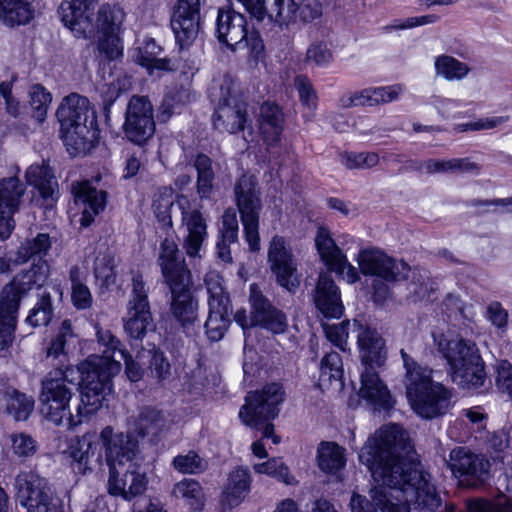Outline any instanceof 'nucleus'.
Returning <instances> with one entry per match:
<instances>
[{
    "instance_id": "6ab92c4d",
    "label": "nucleus",
    "mask_w": 512,
    "mask_h": 512,
    "mask_svg": "<svg viewBox=\"0 0 512 512\" xmlns=\"http://www.w3.org/2000/svg\"><path fill=\"white\" fill-rule=\"evenodd\" d=\"M249 303L251 307V326L259 327L275 335L287 331V315L273 305L257 284L250 285Z\"/></svg>"
},
{
    "instance_id": "dca6fc26",
    "label": "nucleus",
    "mask_w": 512,
    "mask_h": 512,
    "mask_svg": "<svg viewBox=\"0 0 512 512\" xmlns=\"http://www.w3.org/2000/svg\"><path fill=\"white\" fill-rule=\"evenodd\" d=\"M99 445L104 450L105 462L109 470L127 466L133 462H143L145 457L139 449L138 440L129 433L115 432L112 426L104 427L98 435Z\"/></svg>"
},
{
    "instance_id": "37998d69",
    "label": "nucleus",
    "mask_w": 512,
    "mask_h": 512,
    "mask_svg": "<svg viewBox=\"0 0 512 512\" xmlns=\"http://www.w3.org/2000/svg\"><path fill=\"white\" fill-rule=\"evenodd\" d=\"M51 245L50 236L46 233H39L32 239H26L16 251L14 264L21 265L30 259L45 261L43 258L48 254Z\"/></svg>"
},
{
    "instance_id": "4be33fe9",
    "label": "nucleus",
    "mask_w": 512,
    "mask_h": 512,
    "mask_svg": "<svg viewBox=\"0 0 512 512\" xmlns=\"http://www.w3.org/2000/svg\"><path fill=\"white\" fill-rule=\"evenodd\" d=\"M49 276L47 261L34 262L27 270L19 272L2 290L0 301L15 309L20 308L23 297L34 287H41Z\"/></svg>"
},
{
    "instance_id": "39448f33",
    "label": "nucleus",
    "mask_w": 512,
    "mask_h": 512,
    "mask_svg": "<svg viewBox=\"0 0 512 512\" xmlns=\"http://www.w3.org/2000/svg\"><path fill=\"white\" fill-rule=\"evenodd\" d=\"M406 370V395L413 410L422 418L446 414L452 406V392L432 380V370L421 367L404 349L400 351Z\"/></svg>"
},
{
    "instance_id": "4468645a",
    "label": "nucleus",
    "mask_w": 512,
    "mask_h": 512,
    "mask_svg": "<svg viewBox=\"0 0 512 512\" xmlns=\"http://www.w3.org/2000/svg\"><path fill=\"white\" fill-rule=\"evenodd\" d=\"M124 17L125 13L120 7L103 4L93 18L94 36L98 34L97 49L99 55L107 60H115L123 55L119 34Z\"/></svg>"
},
{
    "instance_id": "4c0bfd02",
    "label": "nucleus",
    "mask_w": 512,
    "mask_h": 512,
    "mask_svg": "<svg viewBox=\"0 0 512 512\" xmlns=\"http://www.w3.org/2000/svg\"><path fill=\"white\" fill-rule=\"evenodd\" d=\"M168 428L169 419L167 415L153 407L142 408L135 421V429L142 437H158Z\"/></svg>"
},
{
    "instance_id": "bf43d9fd",
    "label": "nucleus",
    "mask_w": 512,
    "mask_h": 512,
    "mask_svg": "<svg viewBox=\"0 0 512 512\" xmlns=\"http://www.w3.org/2000/svg\"><path fill=\"white\" fill-rule=\"evenodd\" d=\"M96 338L98 344L103 347L102 355H109L113 359H117L116 355H120V351H124L121 341L108 329L102 328L99 324L95 325Z\"/></svg>"
},
{
    "instance_id": "338daca9",
    "label": "nucleus",
    "mask_w": 512,
    "mask_h": 512,
    "mask_svg": "<svg viewBox=\"0 0 512 512\" xmlns=\"http://www.w3.org/2000/svg\"><path fill=\"white\" fill-rule=\"evenodd\" d=\"M183 94L182 92L175 91L169 92L164 96L158 112V119L161 122L168 121L173 114L178 112V109L184 103L182 100Z\"/></svg>"
},
{
    "instance_id": "680f3d73",
    "label": "nucleus",
    "mask_w": 512,
    "mask_h": 512,
    "mask_svg": "<svg viewBox=\"0 0 512 512\" xmlns=\"http://www.w3.org/2000/svg\"><path fill=\"white\" fill-rule=\"evenodd\" d=\"M173 494L177 498L188 500L190 505L193 506L199 504L202 497V488L198 481L194 479H184L174 486Z\"/></svg>"
},
{
    "instance_id": "c03bdc74",
    "label": "nucleus",
    "mask_w": 512,
    "mask_h": 512,
    "mask_svg": "<svg viewBox=\"0 0 512 512\" xmlns=\"http://www.w3.org/2000/svg\"><path fill=\"white\" fill-rule=\"evenodd\" d=\"M26 186L18 177L12 176L0 180V211L17 213Z\"/></svg>"
},
{
    "instance_id": "6e6d98bb",
    "label": "nucleus",
    "mask_w": 512,
    "mask_h": 512,
    "mask_svg": "<svg viewBox=\"0 0 512 512\" xmlns=\"http://www.w3.org/2000/svg\"><path fill=\"white\" fill-rule=\"evenodd\" d=\"M232 313L222 311L216 312L209 310L208 318L204 324L207 337L211 341L221 340L231 324Z\"/></svg>"
},
{
    "instance_id": "a211bd4d",
    "label": "nucleus",
    "mask_w": 512,
    "mask_h": 512,
    "mask_svg": "<svg viewBox=\"0 0 512 512\" xmlns=\"http://www.w3.org/2000/svg\"><path fill=\"white\" fill-rule=\"evenodd\" d=\"M148 462H133L127 466L109 470L108 492L113 496H120L131 501L142 495L148 486Z\"/></svg>"
},
{
    "instance_id": "69168bd1",
    "label": "nucleus",
    "mask_w": 512,
    "mask_h": 512,
    "mask_svg": "<svg viewBox=\"0 0 512 512\" xmlns=\"http://www.w3.org/2000/svg\"><path fill=\"white\" fill-rule=\"evenodd\" d=\"M332 59V52L324 42H314L307 49L306 61L308 63H314L316 66L325 67L331 63Z\"/></svg>"
},
{
    "instance_id": "cd10ccee",
    "label": "nucleus",
    "mask_w": 512,
    "mask_h": 512,
    "mask_svg": "<svg viewBox=\"0 0 512 512\" xmlns=\"http://www.w3.org/2000/svg\"><path fill=\"white\" fill-rule=\"evenodd\" d=\"M98 446V435L94 431L86 432L71 441L66 453L76 474L85 475L102 464V455L97 453Z\"/></svg>"
},
{
    "instance_id": "2f4dec72",
    "label": "nucleus",
    "mask_w": 512,
    "mask_h": 512,
    "mask_svg": "<svg viewBox=\"0 0 512 512\" xmlns=\"http://www.w3.org/2000/svg\"><path fill=\"white\" fill-rule=\"evenodd\" d=\"M375 482L378 486L370 491L372 503L362 495L353 494L350 501L352 512H409L404 505L392 501V488L382 482Z\"/></svg>"
},
{
    "instance_id": "3c124183",
    "label": "nucleus",
    "mask_w": 512,
    "mask_h": 512,
    "mask_svg": "<svg viewBox=\"0 0 512 512\" xmlns=\"http://www.w3.org/2000/svg\"><path fill=\"white\" fill-rule=\"evenodd\" d=\"M318 453L319 467L327 473H336L345 466L344 449L335 443H321Z\"/></svg>"
},
{
    "instance_id": "f3484780",
    "label": "nucleus",
    "mask_w": 512,
    "mask_h": 512,
    "mask_svg": "<svg viewBox=\"0 0 512 512\" xmlns=\"http://www.w3.org/2000/svg\"><path fill=\"white\" fill-rule=\"evenodd\" d=\"M155 130L154 108L150 99L147 96L133 95L125 111V138L138 146H143L153 137Z\"/></svg>"
},
{
    "instance_id": "2eb2a0df",
    "label": "nucleus",
    "mask_w": 512,
    "mask_h": 512,
    "mask_svg": "<svg viewBox=\"0 0 512 512\" xmlns=\"http://www.w3.org/2000/svg\"><path fill=\"white\" fill-rule=\"evenodd\" d=\"M446 463L462 487H482L491 476L490 461L484 455L474 453L467 447L458 446L452 449Z\"/></svg>"
},
{
    "instance_id": "393cba45",
    "label": "nucleus",
    "mask_w": 512,
    "mask_h": 512,
    "mask_svg": "<svg viewBox=\"0 0 512 512\" xmlns=\"http://www.w3.org/2000/svg\"><path fill=\"white\" fill-rule=\"evenodd\" d=\"M175 202L181 211L182 225L187 231L183 248L189 257H197L208 236L206 219L199 209H189L190 201L185 195L178 194Z\"/></svg>"
},
{
    "instance_id": "5fc2aeb1",
    "label": "nucleus",
    "mask_w": 512,
    "mask_h": 512,
    "mask_svg": "<svg viewBox=\"0 0 512 512\" xmlns=\"http://www.w3.org/2000/svg\"><path fill=\"white\" fill-rule=\"evenodd\" d=\"M173 468L182 474H200L207 469V461L190 450L187 454H179L172 460Z\"/></svg>"
},
{
    "instance_id": "b1692460",
    "label": "nucleus",
    "mask_w": 512,
    "mask_h": 512,
    "mask_svg": "<svg viewBox=\"0 0 512 512\" xmlns=\"http://www.w3.org/2000/svg\"><path fill=\"white\" fill-rule=\"evenodd\" d=\"M315 246L320 259L329 271L343 276L348 283H355L359 280L357 269L347 261L345 254L335 243L327 228H318Z\"/></svg>"
},
{
    "instance_id": "de8ad7c7",
    "label": "nucleus",
    "mask_w": 512,
    "mask_h": 512,
    "mask_svg": "<svg viewBox=\"0 0 512 512\" xmlns=\"http://www.w3.org/2000/svg\"><path fill=\"white\" fill-rule=\"evenodd\" d=\"M18 311L0 301V357L6 355L14 341Z\"/></svg>"
},
{
    "instance_id": "72a5a7b5",
    "label": "nucleus",
    "mask_w": 512,
    "mask_h": 512,
    "mask_svg": "<svg viewBox=\"0 0 512 512\" xmlns=\"http://www.w3.org/2000/svg\"><path fill=\"white\" fill-rule=\"evenodd\" d=\"M75 338L76 335L73 332L71 321L69 319L63 320L46 351V357L54 367L52 371L62 372V369L74 367L69 362L67 346L74 342Z\"/></svg>"
},
{
    "instance_id": "f03ea898",
    "label": "nucleus",
    "mask_w": 512,
    "mask_h": 512,
    "mask_svg": "<svg viewBox=\"0 0 512 512\" xmlns=\"http://www.w3.org/2000/svg\"><path fill=\"white\" fill-rule=\"evenodd\" d=\"M157 262L171 292L170 311L188 334L198 320V301L191 292V273L173 240L161 242Z\"/></svg>"
},
{
    "instance_id": "58836bf2",
    "label": "nucleus",
    "mask_w": 512,
    "mask_h": 512,
    "mask_svg": "<svg viewBox=\"0 0 512 512\" xmlns=\"http://www.w3.org/2000/svg\"><path fill=\"white\" fill-rule=\"evenodd\" d=\"M34 17V8L27 0H0V20L9 26L28 24Z\"/></svg>"
},
{
    "instance_id": "20e7f679",
    "label": "nucleus",
    "mask_w": 512,
    "mask_h": 512,
    "mask_svg": "<svg viewBox=\"0 0 512 512\" xmlns=\"http://www.w3.org/2000/svg\"><path fill=\"white\" fill-rule=\"evenodd\" d=\"M121 370L120 360L109 355H90L83 362L66 369L69 384L80 389L81 402L86 414L98 411L112 393V379Z\"/></svg>"
},
{
    "instance_id": "7c9ffc66",
    "label": "nucleus",
    "mask_w": 512,
    "mask_h": 512,
    "mask_svg": "<svg viewBox=\"0 0 512 512\" xmlns=\"http://www.w3.org/2000/svg\"><path fill=\"white\" fill-rule=\"evenodd\" d=\"M72 193L76 205L82 209L80 225L88 227L94 221L95 216L104 210L107 193L97 190L88 181L73 183Z\"/></svg>"
},
{
    "instance_id": "13d9d810",
    "label": "nucleus",
    "mask_w": 512,
    "mask_h": 512,
    "mask_svg": "<svg viewBox=\"0 0 512 512\" xmlns=\"http://www.w3.org/2000/svg\"><path fill=\"white\" fill-rule=\"evenodd\" d=\"M124 89V84L120 79L113 80L110 83H104L100 86L99 96L106 119L109 118L112 105L119 98Z\"/></svg>"
},
{
    "instance_id": "f704fd0d",
    "label": "nucleus",
    "mask_w": 512,
    "mask_h": 512,
    "mask_svg": "<svg viewBox=\"0 0 512 512\" xmlns=\"http://www.w3.org/2000/svg\"><path fill=\"white\" fill-rule=\"evenodd\" d=\"M284 114L282 108L273 102L266 101L260 106L259 128L265 143L275 146L280 142L283 132Z\"/></svg>"
},
{
    "instance_id": "e433bc0d",
    "label": "nucleus",
    "mask_w": 512,
    "mask_h": 512,
    "mask_svg": "<svg viewBox=\"0 0 512 512\" xmlns=\"http://www.w3.org/2000/svg\"><path fill=\"white\" fill-rule=\"evenodd\" d=\"M261 6L262 14L253 16L258 21H263L267 17L281 29L296 23L297 3L295 0H262Z\"/></svg>"
},
{
    "instance_id": "864d4df0",
    "label": "nucleus",
    "mask_w": 512,
    "mask_h": 512,
    "mask_svg": "<svg viewBox=\"0 0 512 512\" xmlns=\"http://www.w3.org/2000/svg\"><path fill=\"white\" fill-rule=\"evenodd\" d=\"M343 377V363L339 353L332 351L326 353L320 362L319 381L322 384H331L332 381H341Z\"/></svg>"
},
{
    "instance_id": "a878e982",
    "label": "nucleus",
    "mask_w": 512,
    "mask_h": 512,
    "mask_svg": "<svg viewBox=\"0 0 512 512\" xmlns=\"http://www.w3.org/2000/svg\"><path fill=\"white\" fill-rule=\"evenodd\" d=\"M268 262L272 272L276 275L277 283L294 292L300 280L297 275V265L292 253L286 248L283 237L274 236L268 250Z\"/></svg>"
},
{
    "instance_id": "412c9836",
    "label": "nucleus",
    "mask_w": 512,
    "mask_h": 512,
    "mask_svg": "<svg viewBox=\"0 0 512 512\" xmlns=\"http://www.w3.org/2000/svg\"><path fill=\"white\" fill-rule=\"evenodd\" d=\"M358 265L364 275H372L386 282L404 280L410 267L403 261H397L379 249H365L358 254Z\"/></svg>"
},
{
    "instance_id": "423d86ee",
    "label": "nucleus",
    "mask_w": 512,
    "mask_h": 512,
    "mask_svg": "<svg viewBox=\"0 0 512 512\" xmlns=\"http://www.w3.org/2000/svg\"><path fill=\"white\" fill-rule=\"evenodd\" d=\"M285 391L280 383L266 384L261 390L251 391L245 397V404L239 411L244 424L260 430L261 439L252 443L251 449L258 458H266L268 453L262 439H272L274 444L280 443V437L274 433V420L280 412Z\"/></svg>"
},
{
    "instance_id": "052dcab7",
    "label": "nucleus",
    "mask_w": 512,
    "mask_h": 512,
    "mask_svg": "<svg viewBox=\"0 0 512 512\" xmlns=\"http://www.w3.org/2000/svg\"><path fill=\"white\" fill-rule=\"evenodd\" d=\"M94 275L105 286H110L116 281L114 257L110 254L98 256L94 263Z\"/></svg>"
},
{
    "instance_id": "79ce46f5",
    "label": "nucleus",
    "mask_w": 512,
    "mask_h": 512,
    "mask_svg": "<svg viewBox=\"0 0 512 512\" xmlns=\"http://www.w3.org/2000/svg\"><path fill=\"white\" fill-rule=\"evenodd\" d=\"M251 476L247 468L239 467L229 475L224 501L230 508L238 506L250 491Z\"/></svg>"
},
{
    "instance_id": "a18cd8bd",
    "label": "nucleus",
    "mask_w": 512,
    "mask_h": 512,
    "mask_svg": "<svg viewBox=\"0 0 512 512\" xmlns=\"http://www.w3.org/2000/svg\"><path fill=\"white\" fill-rule=\"evenodd\" d=\"M137 359L142 365H146L151 375L159 381L167 379L171 374V366L167 357L155 344H152L151 348H143L139 351Z\"/></svg>"
},
{
    "instance_id": "9d476101",
    "label": "nucleus",
    "mask_w": 512,
    "mask_h": 512,
    "mask_svg": "<svg viewBox=\"0 0 512 512\" xmlns=\"http://www.w3.org/2000/svg\"><path fill=\"white\" fill-rule=\"evenodd\" d=\"M234 194L245 239L251 251H258L260 249L259 217L263 205L256 176L242 174L234 185Z\"/></svg>"
},
{
    "instance_id": "6e6552de",
    "label": "nucleus",
    "mask_w": 512,
    "mask_h": 512,
    "mask_svg": "<svg viewBox=\"0 0 512 512\" xmlns=\"http://www.w3.org/2000/svg\"><path fill=\"white\" fill-rule=\"evenodd\" d=\"M74 389L66 377V369H62V372L50 371L41 383L39 401L42 415L57 426L72 428L81 424L89 414L85 413L82 402L77 406V414L71 413L70 401Z\"/></svg>"
},
{
    "instance_id": "774afa93",
    "label": "nucleus",
    "mask_w": 512,
    "mask_h": 512,
    "mask_svg": "<svg viewBox=\"0 0 512 512\" xmlns=\"http://www.w3.org/2000/svg\"><path fill=\"white\" fill-rule=\"evenodd\" d=\"M496 371L498 389L512 400V364L507 360H502L497 364Z\"/></svg>"
},
{
    "instance_id": "c756f323",
    "label": "nucleus",
    "mask_w": 512,
    "mask_h": 512,
    "mask_svg": "<svg viewBox=\"0 0 512 512\" xmlns=\"http://www.w3.org/2000/svg\"><path fill=\"white\" fill-rule=\"evenodd\" d=\"M25 176L28 184L34 186L39 193L37 203L46 210L52 209L59 198V189L51 167L44 161L42 164H32Z\"/></svg>"
},
{
    "instance_id": "ea45409f",
    "label": "nucleus",
    "mask_w": 512,
    "mask_h": 512,
    "mask_svg": "<svg viewBox=\"0 0 512 512\" xmlns=\"http://www.w3.org/2000/svg\"><path fill=\"white\" fill-rule=\"evenodd\" d=\"M161 52V46H159L154 39L149 38L144 41L142 47L137 49L136 61L141 66L147 68V70L150 72H152L154 69L161 71L176 70V66L170 59L166 57H158Z\"/></svg>"
},
{
    "instance_id": "9b49d317",
    "label": "nucleus",
    "mask_w": 512,
    "mask_h": 512,
    "mask_svg": "<svg viewBox=\"0 0 512 512\" xmlns=\"http://www.w3.org/2000/svg\"><path fill=\"white\" fill-rule=\"evenodd\" d=\"M213 101L217 100L212 121L220 132L235 134L243 131L247 122V105L241 100L236 82L225 76L218 86V92H212Z\"/></svg>"
},
{
    "instance_id": "c9c22d12",
    "label": "nucleus",
    "mask_w": 512,
    "mask_h": 512,
    "mask_svg": "<svg viewBox=\"0 0 512 512\" xmlns=\"http://www.w3.org/2000/svg\"><path fill=\"white\" fill-rule=\"evenodd\" d=\"M204 286L208 295L207 303L209 310L222 311V313L233 312L229 291L224 279L218 271H208L204 276Z\"/></svg>"
},
{
    "instance_id": "aec40b11",
    "label": "nucleus",
    "mask_w": 512,
    "mask_h": 512,
    "mask_svg": "<svg viewBox=\"0 0 512 512\" xmlns=\"http://www.w3.org/2000/svg\"><path fill=\"white\" fill-rule=\"evenodd\" d=\"M205 0H176L170 25L180 49L192 44L200 28V10Z\"/></svg>"
},
{
    "instance_id": "1a4fd4ad",
    "label": "nucleus",
    "mask_w": 512,
    "mask_h": 512,
    "mask_svg": "<svg viewBox=\"0 0 512 512\" xmlns=\"http://www.w3.org/2000/svg\"><path fill=\"white\" fill-rule=\"evenodd\" d=\"M215 35L218 41L230 50L248 48L249 55L256 61L265 57V46L260 33L248 29L246 17L232 7L218 9Z\"/></svg>"
},
{
    "instance_id": "49530a36",
    "label": "nucleus",
    "mask_w": 512,
    "mask_h": 512,
    "mask_svg": "<svg viewBox=\"0 0 512 512\" xmlns=\"http://www.w3.org/2000/svg\"><path fill=\"white\" fill-rule=\"evenodd\" d=\"M6 412L17 421H25L34 410L35 401L32 396L14 388H7L3 393Z\"/></svg>"
},
{
    "instance_id": "a19ab883",
    "label": "nucleus",
    "mask_w": 512,
    "mask_h": 512,
    "mask_svg": "<svg viewBox=\"0 0 512 512\" xmlns=\"http://www.w3.org/2000/svg\"><path fill=\"white\" fill-rule=\"evenodd\" d=\"M193 166L197 172L196 192L201 200L210 199L214 190L215 172L212 159L204 154L198 153L194 159Z\"/></svg>"
},
{
    "instance_id": "473e14b6",
    "label": "nucleus",
    "mask_w": 512,
    "mask_h": 512,
    "mask_svg": "<svg viewBox=\"0 0 512 512\" xmlns=\"http://www.w3.org/2000/svg\"><path fill=\"white\" fill-rule=\"evenodd\" d=\"M313 300L316 308L326 318H340L343 314L339 288L327 274L319 275Z\"/></svg>"
},
{
    "instance_id": "ddd939ff",
    "label": "nucleus",
    "mask_w": 512,
    "mask_h": 512,
    "mask_svg": "<svg viewBox=\"0 0 512 512\" xmlns=\"http://www.w3.org/2000/svg\"><path fill=\"white\" fill-rule=\"evenodd\" d=\"M149 291L143 275L139 271H133L127 313L123 319L124 331L130 340L141 341L148 332L156 329L148 296Z\"/></svg>"
},
{
    "instance_id": "c85d7f7f",
    "label": "nucleus",
    "mask_w": 512,
    "mask_h": 512,
    "mask_svg": "<svg viewBox=\"0 0 512 512\" xmlns=\"http://www.w3.org/2000/svg\"><path fill=\"white\" fill-rule=\"evenodd\" d=\"M359 397L370 404L374 411H388L393 408L394 400L386 384L380 379L379 367L362 366Z\"/></svg>"
},
{
    "instance_id": "f8f14e48",
    "label": "nucleus",
    "mask_w": 512,
    "mask_h": 512,
    "mask_svg": "<svg viewBox=\"0 0 512 512\" xmlns=\"http://www.w3.org/2000/svg\"><path fill=\"white\" fill-rule=\"evenodd\" d=\"M16 501L26 512H63L49 480L32 471L19 473L14 482Z\"/></svg>"
},
{
    "instance_id": "0eeeda50",
    "label": "nucleus",
    "mask_w": 512,
    "mask_h": 512,
    "mask_svg": "<svg viewBox=\"0 0 512 512\" xmlns=\"http://www.w3.org/2000/svg\"><path fill=\"white\" fill-rule=\"evenodd\" d=\"M437 351L447 361L452 381L464 389L484 385L486 372L476 344L463 338L448 339L444 334L432 333Z\"/></svg>"
},
{
    "instance_id": "8fccbe9b",
    "label": "nucleus",
    "mask_w": 512,
    "mask_h": 512,
    "mask_svg": "<svg viewBox=\"0 0 512 512\" xmlns=\"http://www.w3.org/2000/svg\"><path fill=\"white\" fill-rule=\"evenodd\" d=\"M54 316L52 296L44 291L38 295L37 301L29 311L25 322L33 328L48 326Z\"/></svg>"
},
{
    "instance_id": "f257e3e1",
    "label": "nucleus",
    "mask_w": 512,
    "mask_h": 512,
    "mask_svg": "<svg viewBox=\"0 0 512 512\" xmlns=\"http://www.w3.org/2000/svg\"><path fill=\"white\" fill-rule=\"evenodd\" d=\"M413 446L403 429L395 424L380 428L368 438L359 452V461L371 472L374 481L382 482L402 494L408 506L417 512H458L446 495L431 482V475L418 469L408 456ZM459 512H512L506 497L497 500H467Z\"/></svg>"
},
{
    "instance_id": "4d7b16f0",
    "label": "nucleus",
    "mask_w": 512,
    "mask_h": 512,
    "mask_svg": "<svg viewBox=\"0 0 512 512\" xmlns=\"http://www.w3.org/2000/svg\"><path fill=\"white\" fill-rule=\"evenodd\" d=\"M29 95L32 117L41 123L46 118L52 95L41 84H34L30 88Z\"/></svg>"
},
{
    "instance_id": "e2e57ef3",
    "label": "nucleus",
    "mask_w": 512,
    "mask_h": 512,
    "mask_svg": "<svg viewBox=\"0 0 512 512\" xmlns=\"http://www.w3.org/2000/svg\"><path fill=\"white\" fill-rule=\"evenodd\" d=\"M344 164L349 169L371 168L378 164L379 156L374 152H349L343 155Z\"/></svg>"
},
{
    "instance_id": "603ef678",
    "label": "nucleus",
    "mask_w": 512,
    "mask_h": 512,
    "mask_svg": "<svg viewBox=\"0 0 512 512\" xmlns=\"http://www.w3.org/2000/svg\"><path fill=\"white\" fill-rule=\"evenodd\" d=\"M435 70L448 81L461 80L469 73L470 68L464 62L449 56L441 55L436 58Z\"/></svg>"
},
{
    "instance_id": "09e8293b",
    "label": "nucleus",
    "mask_w": 512,
    "mask_h": 512,
    "mask_svg": "<svg viewBox=\"0 0 512 512\" xmlns=\"http://www.w3.org/2000/svg\"><path fill=\"white\" fill-rule=\"evenodd\" d=\"M71 282V301L78 310H86L92 306L93 297L84 281V275L79 266L73 265L69 271Z\"/></svg>"
},
{
    "instance_id": "7ed1b4c3",
    "label": "nucleus",
    "mask_w": 512,
    "mask_h": 512,
    "mask_svg": "<svg viewBox=\"0 0 512 512\" xmlns=\"http://www.w3.org/2000/svg\"><path fill=\"white\" fill-rule=\"evenodd\" d=\"M56 117L60 137L71 156L86 155L96 147L100 131L88 98L77 93L69 94L58 106Z\"/></svg>"
},
{
    "instance_id": "bb28decb",
    "label": "nucleus",
    "mask_w": 512,
    "mask_h": 512,
    "mask_svg": "<svg viewBox=\"0 0 512 512\" xmlns=\"http://www.w3.org/2000/svg\"><path fill=\"white\" fill-rule=\"evenodd\" d=\"M352 327L356 333L362 366H383L387 358V349L381 334L360 319H354Z\"/></svg>"
},
{
    "instance_id": "5701e85b",
    "label": "nucleus",
    "mask_w": 512,
    "mask_h": 512,
    "mask_svg": "<svg viewBox=\"0 0 512 512\" xmlns=\"http://www.w3.org/2000/svg\"><path fill=\"white\" fill-rule=\"evenodd\" d=\"M97 2L95 0L63 1L59 8V17L76 37H94L93 18Z\"/></svg>"
},
{
    "instance_id": "0e129e2a",
    "label": "nucleus",
    "mask_w": 512,
    "mask_h": 512,
    "mask_svg": "<svg viewBox=\"0 0 512 512\" xmlns=\"http://www.w3.org/2000/svg\"><path fill=\"white\" fill-rule=\"evenodd\" d=\"M294 83L302 105L309 110H314L317 106V95L310 80L306 76L299 75Z\"/></svg>"
}]
</instances>
